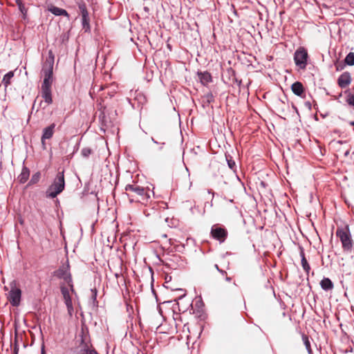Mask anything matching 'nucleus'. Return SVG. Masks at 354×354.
Returning <instances> with one entry per match:
<instances>
[{"label": "nucleus", "instance_id": "nucleus-16", "mask_svg": "<svg viewBox=\"0 0 354 354\" xmlns=\"http://www.w3.org/2000/svg\"><path fill=\"white\" fill-rule=\"evenodd\" d=\"M29 174V170L27 168H24L20 176H19L20 183H24L28 180Z\"/></svg>", "mask_w": 354, "mask_h": 354}, {"label": "nucleus", "instance_id": "nucleus-23", "mask_svg": "<svg viewBox=\"0 0 354 354\" xmlns=\"http://www.w3.org/2000/svg\"><path fill=\"white\" fill-rule=\"evenodd\" d=\"M91 153V150L89 148H84L82 150V155L84 157H88Z\"/></svg>", "mask_w": 354, "mask_h": 354}, {"label": "nucleus", "instance_id": "nucleus-28", "mask_svg": "<svg viewBox=\"0 0 354 354\" xmlns=\"http://www.w3.org/2000/svg\"><path fill=\"white\" fill-rule=\"evenodd\" d=\"M214 267L216 268V269L218 271H219V272H222V273L223 272V270H220V269L218 268V265H216H216L214 266Z\"/></svg>", "mask_w": 354, "mask_h": 354}, {"label": "nucleus", "instance_id": "nucleus-7", "mask_svg": "<svg viewBox=\"0 0 354 354\" xmlns=\"http://www.w3.org/2000/svg\"><path fill=\"white\" fill-rule=\"evenodd\" d=\"M55 275L62 279L64 283L68 285H73L72 277L69 271V265L67 263L61 266L55 273Z\"/></svg>", "mask_w": 354, "mask_h": 354}, {"label": "nucleus", "instance_id": "nucleus-24", "mask_svg": "<svg viewBox=\"0 0 354 354\" xmlns=\"http://www.w3.org/2000/svg\"><path fill=\"white\" fill-rule=\"evenodd\" d=\"M80 354H97V352L91 349H84Z\"/></svg>", "mask_w": 354, "mask_h": 354}, {"label": "nucleus", "instance_id": "nucleus-29", "mask_svg": "<svg viewBox=\"0 0 354 354\" xmlns=\"http://www.w3.org/2000/svg\"><path fill=\"white\" fill-rule=\"evenodd\" d=\"M226 280H227V281H230V277H227V278H226Z\"/></svg>", "mask_w": 354, "mask_h": 354}, {"label": "nucleus", "instance_id": "nucleus-14", "mask_svg": "<svg viewBox=\"0 0 354 354\" xmlns=\"http://www.w3.org/2000/svg\"><path fill=\"white\" fill-rule=\"evenodd\" d=\"M320 285L325 290H328L333 288V285L332 281L328 278H325L321 281Z\"/></svg>", "mask_w": 354, "mask_h": 354}, {"label": "nucleus", "instance_id": "nucleus-27", "mask_svg": "<svg viewBox=\"0 0 354 354\" xmlns=\"http://www.w3.org/2000/svg\"><path fill=\"white\" fill-rule=\"evenodd\" d=\"M80 9L81 10V12H82V15H83V12L84 11H86V8H85V6L84 5H80Z\"/></svg>", "mask_w": 354, "mask_h": 354}, {"label": "nucleus", "instance_id": "nucleus-12", "mask_svg": "<svg viewBox=\"0 0 354 354\" xmlns=\"http://www.w3.org/2000/svg\"><path fill=\"white\" fill-rule=\"evenodd\" d=\"M48 10L52 12L53 15L56 16L64 15L68 17V12L66 10L59 8L53 6H51L48 8Z\"/></svg>", "mask_w": 354, "mask_h": 354}, {"label": "nucleus", "instance_id": "nucleus-25", "mask_svg": "<svg viewBox=\"0 0 354 354\" xmlns=\"http://www.w3.org/2000/svg\"><path fill=\"white\" fill-rule=\"evenodd\" d=\"M203 78H204V80L206 82H208L210 81L211 80V77L210 75L208 74V73H205V74H203Z\"/></svg>", "mask_w": 354, "mask_h": 354}, {"label": "nucleus", "instance_id": "nucleus-30", "mask_svg": "<svg viewBox=\"0 0 354 354\" xmlns=\"http://www.w3.org/2000/svg\"><path fill=\"white\" fill-rule=\"evenodd\" d=\"M49 55H50V56L52 55V52H51V51H50V52H49Z\"/></svg>", "mask_w": 354, "mask_h": 354}, {"label": "nucleus", "instance_id": "nucleus-26", "mask_svg": "<svg viewBox=\"0 0 354 354\" xmlns=\"http://www.w3.org/2000/svg\"><path fill=\"white\" fill-rule=\"evenodd\" d=\"M227 162L230 169H233V167L235 166V162L233 161L228 160Z\"/></svg>", "mask_w": 354, "mask_h": 354}, {"label": "nucleus", "instance_id": "nucleus-15", "mask_svg": "<svg viewBox=\"0 0 354 354\" xmlns=\"http://www.w3.org/2000/svg\"><path fill=\"white\" fill-rule=\"evenodd\" d=\"M14 76V72L10 71L8 73H6L2 80V84L4 85V86L6 88L10 84V80Z\"/></svg>", "mask_w": 354, "mask_h": 354}, {"label": "nucleus", "instance_id": "nucleus-2", "mask_svg": "<svg viewBox=\"0 0 354 354\" xmlns=\"http://www.w3.org/2000/svg\"><path fill=\"white\" fill-rule=\"evenodd\" d=\"M65 187V180L64 171L57 173L52 184L48 187L46 191V196L48 198H55L59 194Z\"/></svg>", "mask_w": 354, "mask_h": 354}, {"label": "nucleus", "instance_id": "nucleus-6", "mask_svg": "<svg viewBox=\"0 0 354 354\" xmlns=\"http://www.w3.org/2000/svg\"><path fill=\"white\" fill-rule=\"evenodd\" d=\"M308 53L306 50L303 48H299L295 53L294 59L295 64L301 69H304L307 64Z\"/></svg>", "mask_w": 354, "mask_h": 354}, {"label": "nucleus", "instance_id": "nucleus-22", "mask_svg": "<svg viewBox=\"0 0 354 354\" xmlns=\"http://www.w3.org/2000/svg\"><path fill=\"white\" fill-rule=\"evenodd\" d=\"M39 178L40 174L39 172L35 174L31 178L30 183L32 184L37 183L39 180Z\"/></svg>", "mask_w": 354, "mask_h": 354}, {"label": "nucleus", "instance_id": "nucleus-20", "mask_svg": "<svg viewBox=\"0 0 354 354\" xmlns=\"http://www.w3.org/2000/svg\"><path fill=\"white\" fill-rule=\"evenodd\" d=\"M302 338H303L304 343L306 346V348L308 352L310 354L311 353L310 344L308 337L304 335L302 337Z\"/></svg>", "mask_w": 354, "mask_h": 354}, {"label": "nucleus", "instance_id": "nucleus-4", "mask_svg": "<svg viewBox=\"0 0 354 354\" xmlns=\"http://www.w3.org/2000/svg\"><path fill=\"white\" fill-rule=\"evenodd\" d=\"M127 192H130L132 194L131 196L134 198L138 202L144 203L147 201L149 198V194L145 192V189L136 185H128L125 187Z\"/></svg>", "mask_w": 354, "mask_h": 354}, {"label": "nucleus", "instance_id": "nucleus-8", "mask_svg": "<svg viewBox=\"0 0 354 354\" xmlns=\"http://www.w3.org/2000/svg\"><path fill=\"white\" fill-rule=\"evenodd\" d=\"M21 292L18 288L13 286L9 292L8 299L12 306H17L19 304Z\"/></svg>", "mask_w": 354, "mask_h": 354}, {"label": "nucleus", "instance_id": "nucleus-21", "mask_svg": "<svg viewBox=\"0 0 354 354\" xmlns=\"http://www.w3.org/2000/svg\"><path fill=\"white\" fill-rule=\"evenodd\" d=\"M346 102L349 105L354 106V93H349L347 95Z\"/></svg>", "mask_w": 354, "mask_h": 354}, {"label": "nucleus", "instance_id": "nucleus-10", "mask_svg": "<svg viewBox=\"0 0 354 354\" xmlns=\"http://www.w3.org/2000/svg\"><path fill=\"white\" fill-rule=\"evenodd\" d=\"M338 84L341 88H345L350 84L351 77L348 73H342L338 78Z\"/></svg>", "mask_w": 354, "mask_h": 354}, {"label": "nucleus", "instance_id": "nucleus-5", "mask_svg": "<svg viewBox=\"0 0 354 354\" xmlns=\"http://www.w3.org/2000/svg\"><path fill=\"white\" fill-rule=\"evenodd\" d=\"M336 235L342 242L344 250L349 251L353 246V241L348 229H337Z\"/></svg>", "mask_w": 354, "mask_h": 354}, {"label": "nucleus", "instance_id": "nucleus-3", "mask_svg": "<svg viewBox=\"0 0 354 354\" xmlns=\"http://www.w3.org/2000/svg\"><path fill=\"white\" fill-rule=\"evenodd\" d=\"M61 292L67 308L68 313L69 316L71 317L74 312L72 302V295L75 294L73 285H68V287H66L64 283L62 284Z\"/></svg>", "mask_w": 354, "mask_h": 354}, {"label": "nucleus", "instance_id": "nucleus-19", "mask_svg": "<svg viewBox=\"0 0 354 354\" xmlns=\"http://www.w3.org/2000/svg\"><path fill=\"white\" fill-rule=\"evenodd\" d=\"M301 266H302L304 270L306 272H309V270H310V266H309L307 260L306 259L303 252H301Z\"/></svg>", "mask_w": 354, "mask_h": 354}, {"label": "nucleus", "instance_id": "nucleus-17", "mask_svg": "<svg viewBox=\"0 0 354 354\" xmlns=\"http://www.w3.org/2000/svg\"><path fill=\"white\" fill-rule=\"evenodd\" d=\"M82 26H83V28L86 30H88L89 29L88 17V12L87 11H84L83 12Z\"/></svg>", "mask_w": 354, "mask_h": 354}, {"label": "nucleus", "instance_id": "nucleus-11", "mask_svg": "<svg viewBox=\"0 0 354 354\" xmlns=\"http://www.w3.org/2000/svg\"><path fill=\"white\" fill-rule=\"evenodd\" d=\"M55 127V124L53 123L44 129L43 135L41 137V142L43 145H44L45 140L50 139V138H52L54 133Z\"/></svg>", "mask_w": 354, "mask_h": 354}, {"label": "nucleus", "instance_id": "nucleus-13", "mask_svg": "<svg viewBox=\"0 0 354 354\" xmlns=\"http://www.w3.org/2000/svg\"><path fill=\"white\" fill-rule=\"evenodd\" d=\"M292 91L297 95H301L304 92V87L301 83L297 82L292 84Z\"/></svg>", "mask_w": 354, "mask_h": 354}, {"label": "nucleus", "instance_id": "nucleus-9", "mask_svg": "<svg viewBox=\"0 0 354 354\" xmlns=\"http://www.w3.org/2000/svg\"><path fill=\"white\" fill-rule=\"evenodd\" d=\"M211 234L214 239L218 240L220 242H223L227 236V232L225 230L218 227H213L212 228Z\"/></svg>", "mask_w": 354, "mask_h": 354}, {"label": "nucleus", "instance_id": "nucleus-18", "mask_svg": "<svg viewBox=\"0 0 354 354\" xmlns=\"http://www.w3.org/2000/svg\"><path fill=\"white\" fill-rule=\"evenodd\" d=\"M345 63L348 66L354 65V53L351 52L346 55Z\"/></svg>", "mask_w": 354, "mask_h": 354}, {"label": "nucleus", "instance_id": "nucleus-1", "mask_svg": "<svg viewBox=\"0 0 354 354\" xmlns=\"http://www.w3.org/2000/svg\"><path fill=\"white\" fill-rule=\"evenodd\" d=\"M53 57L52 60L46 63L43 67L44 82L41 87V94L45 102L48 105L53 102L51 95V85L53 83Z\"/></svg>", "mask_w": 354, "mask_h": 354}]
</instances>
